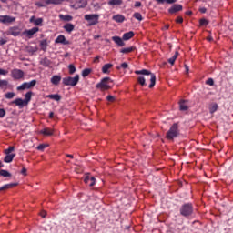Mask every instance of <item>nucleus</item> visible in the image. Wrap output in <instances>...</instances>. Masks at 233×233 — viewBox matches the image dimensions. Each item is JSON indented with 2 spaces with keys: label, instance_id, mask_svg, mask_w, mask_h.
I'll use <instances>...</instances> for the list:
<instances>
[{
  "label": "nucleus",
  "instance_id": "1",
  "mask_svg": "<svg viewBox=\"0 0 233 233\" xmlns=\"http://www.w3.org/2000/svg\"><path fill=\"white\" fill-rule=\"evenodd\" d=\"M135 74H137V76H139V75L149 76H150L149 88H154V86H156V75H154V73H152L147 69H142V70L135 71Z\"/></svg>",
  "mask_w": 233,
  "mask_h": 233
},
{
  "label": "nucleus",
  "instance_id": "2",
  "mask_svg": "<svg viewBox=\"0 0 233 233\" xmlns=\"http://www.w3.org/2000/svg\"><path fill=\"white\" fill-rule=\"evenodd\" d=\"M112 78L106 76L104 77L100 83H98L96 85V88H98L99 90L105 91V90H110V88H112Z\"/></svg>",
  "mask_w": 233,
  "mask_h": 233
},
{
  "label": "nucleus",
  "instance_id": "3",
  "mask_svg": "<svg viewBox=\"0 0 233 233\" xmlns=\"http://www.w3.org/2000/svg\"><path fill=\"white\" fill-rule=\"evenodd\" d=\"M179 136V127L177 123H175L171 126L170 129L167 132L166 137L167 139H174V137H177Z\"/></svg>",
  "mask_w": 233,
  "mask_h": 233
},
{
  "label": "nucleus",
  "instance_id": "4",
  "mask_svg": "<svg viewBox=\"0 0 233 233\" xmlns=\"http://www.w3.org/2000/svg\"><path fill=\"white\" fill-rule=\"evenodd\" d=\"M79 83V75H76L74 77L67 76L63 78V84L66 86H76Z\"/></svg>",
  "mask_w": 233,
  "mask_h": 233
},
{
  "label": "nucleus",
  "instance_id": "5",
  "mask_svg": "<svg viewBox=\"0 0 233 233\" xmlns=\"http://www.w3.org/2000/svg\"><path fill=\"white\" fill-rule=\"evenodd\" d=\"M86 21H88V26H94L99 23V15H86Z\"/></svg>",
  "mask_w": 233,
  "mask_h": 233
},
{
  "label": "nucleus",
  "instance_id": "6",
  "mask_svg": "<svg viewBox=\"0 0 233 233\" xmlns=\"http://www.w3.org/2000/svg\"><path fill=\"white\" fill-rule=\"evenodd\" d=\"M37 85L36 80H32L31 82H25L22 84L20 86L16 88V90L21 91V90H28L30 88H34Z\"/></svg>",
  "mask_w": 233,
  "mask_h": 233
},
{
  "label": "nucleus",
  "instance_id": "7",
  "mask_svg": "<svg viewBox=\"0 0 233 233\" xmlns=\"http://www.w3.org/2000/svg\"><path fill=\"white\" fill-rule=\"evenodd\" d=\"M11 77L18 81L19 79H23V77H25V72L21 69H13L11 71Z\"/></svg>",
  "mask_w": 233,
  "mask_h": 233
},
{
  "label": "nucleus",
  "instance_id": "8",
  "mask_svg": "<svg viewBox=\"0 0 233 233\" xmlns=\"http://www.w3.org/2000/svg\"><path fill=\"white\" fill-rule=\"evenodd\" d=\"M192 212H193L192 204H185L184 206H182L180 209V214L185 217L190 216Z\"/></svg>",
  "mask_w": 233,
  "mask_h": 233
},
{
  "label": "nucleus",
  "instance_id": "9",
  "mask_svg": "<svg viewBox=\"0 0 233 233\" xmlns=\"http://www.w3.org/2000/svg\"><path fill=\"white\" fill-rule=\"evenodd\" d=\"M39 32V27H33L32 29L25 30L23 32L24 35H27L29 39H32L34 34H37Z\"/></svg>",
  "mask_w": 233,
  "mask_h": 233
},
{
  "label": "nucleus",
  "instance_id": "10",
  "mask_svg": "<svg viewBox=\"0 0 233 233\" xmlns=\"http://www.w3.org/2000/svg\"><path fill=\"white\" fill-rule=\"evenodd\" d=\"M15 21V17H12L10 15H1L0 16V23L6 25V23H14Z\"/></svg>",
  "mask_w": 233,
  "mask_h": 233
},
{
  "label": "nucleus",
  "instance_id": "11",
  "mask_svg": "<svg viewBox=\"0 0 233 233\" xmlns=\"http://www.w3.org/2000/svg\"><path fill=\"white\" fill-rule=\"evenodd\" d=\"M183 10V5L179 4H175L168 9L169 14H176L177 12H181Z\"/></svg>",
  "mask_w": 233,
  "mask_h": 233
},
{
  "label": "nucleus",
  "instance_id": "12",
  "mask_svg": "<svg viewBox=\"0 0 233 233\" xmlns=\"http://www.w3.org/2000/svg\"><path fill=\"white\" fill-rule=\"evenodd\" d=\"M55 43L61 44V45H70V42L66 40L65 35H60L56 40Z\"/></svg>",
  "mask_w": 233,
  "mask_h": 233
},
{
  "label": "nucleus",
  "instance_id": "13",
  "mask_svg": "<svg viewBox=\"0 0 233 233\" xmlns=\"http://www.w3.org/2000/svg\"><path fill=\"white\" fill-rule=\"evenodd\" d=\"M72 6L73 8H76V10L79 8H85V6H86V0H80L74 4Z\"/></svg>",
  "mask_w": 233,
  "mask_h": 233
},
{
  "label": "nucleus",
  "instance_id": "14",
  "mask_svg": "<svg viewBox=\"0 0 233 233\" xmlns=\"http://www.w3.org/2000/svg\"><path fill=\"white\" fill-rule=\"evenodd\" d=\"M12 103L16 105V106H19V108L26 106V102H25V100H23L22 98H16Z\"/></svg>",
  "mask_w": 233,
  "mask_h": 233
},
{
  "label": "nucleus",
  "instance_id": "15",
  "mask_svg": "<svg viewBox=\"0 0 233 233\" xmlns=\"http://www.w3.org/2000/svg\"><path fill=\"white\" fill-rule=\"evenodd\" d=\"M10 35H14V37H17L21 34V29L19 27H11L9 29Z\"/></svg>",
  "mask_w": 233,
  "mask_h": 233
},
{
  "label": "nucleus",
  "instance_id": "16",
  "mask_svg": "<svg viewBox=\"0 0 233 233\" xmlns=\"http://www.w3.org/2000/svg\"><path fill=\"white\" fill-rule=\"evenodd\" d=\"M17 183L5 184L0 187V192H3L4 190H10V188H14V187H17Z\"/></svg>",
  "mask_w": 233,
  "mask_h": 233
},
{
  "label": "nucleus",
  "instance_id": "17",
  "mask_svg": "<svg viewBox=\"0 0 233 233\" xmlns=\"http://www.w3.org/2000/svg\"><path fill=\"white\" fill-rule=\"evenodd\" d=\"M112 41H114L117 46H125V42H123V39L119 36H113Z\"/></svg>",
  "mask_w": 233,
  "mask_h": 233
},
{
  "label": "nucleus",
  "instance_id": "18",
  "mask_svg": "<svg viewBox=\"0 0 233 233\" xmlns=\"http://www.w3.org/2000/svg\"><path fill=\"white\" fill-rule=\"evenodd\" d=\"M51 83L52 85H59L61 83V76L55 75L51 77Z\"/></svg>",
  "mask_w": 233,
  "mask_h": 233
},
{
  "label": "nucleus",
  "instance_id": "19",
  "mask_svg": "<svg viewBox=\"0 0 233 233\" xmlns=\"http://www.w3.org/2000/svg\"><path fill=\"white\" fill-rule=\"evenodd\" d=\"M112 66H114V65H112V64H105L102 66L103 74H110V68H112Z\"/></svg>",
  "mask_w": 233,
  "mask_h": 233
},
{
  "label": "nucleus",
  "instance_id": "20",
  "mask_svg": "<svg viewBox=\"0 0 233 233\" xmlns=\"http://www.w3.org/2000/svg\"><path fill=\"white\" fill-rule=\"evenodd\" d=\"M107 5L110 6H120V5H123V0H109Z\"/></svg>",
  "mask_w": 233,
  "mask_h": 233
},
{
  "label": "nucleus",
  "instance_id": "21",
  "mask_svg": "<svg viewBox=\"0 0 233 233\" xmlns=\"http://www.w3.org/2000/svg\"><path fill=\"white\" fill-rule=\"evenodd\" d=\"M46 5H63L65 0H45Z\"/></svg>",
  "mask_w": 233,
  "mask_h": 233
},
{
  "label": "nucleus",
  "instance_id": "22",
  "mask_svg": "<svg viewBox=\"0 0 233 233\" xmlns=\"http://www.w3.org/2000/svg\"><path fill=\"white\" fill-rule=\"evenodd\" d=\"M132 37H134V32L129 31L123 35L122 39H123V41H128V39H132Z\"/></svg>",
  "mask_w": 233,
  "mask_h": 233
},
{
  "label": "nucleus",
  "instance_id": "23",
  "mask_svg": "<svg viewBox=\"0 0 233 233\" xmlns=\"http://www.w3.org/2000/svg\"><path fill=\"white\" fill-rule=\"evenodd\" d=\"M113 21H116V23H123V21H125V17L123 15H113Z\"/></svg>",
  "mask_w": 233,
  "mask_h": 233
},
{
  "label": "nucleus",
  "instance_id": "24",
  "mask_svg": "<svg viewBox=\"0 0 233 233\" xmlns=\"http://www.w3.org/2000/svg\"><path fill=\"white\" fill-rule=\"evenodd\" d=\"M40 134H43L44 136H52L54 134V129L44 128L40 131Z\"/></svg>",
  "mask_w": 233,
  "mask_h": 233
},
{
  "label": "nucleus",
  "instance_id": "25",
  "mask_svg": "<svg viewBox=\"0 0 233 233\" xmlns=\"http://www.w3.org/2000/svg\"><path fill=\"white\" fill-rule=\"evenodd\" d=\"M15 157V154L6 155L4 158L5 163H12Z\"/></svg>",
  "mask_w": 233,
  "mask_h": 233
},
{
  "label": "nucleus",
  "instance_id": "26",
  "mask_svg": "<svg viewBox=\"0 0 233 233\" xmlns=\"http://www.w3.org/2000/svg\"><path fill=\"white\" fill-rule=\"evenodd\" d=\"M40 65H43V66H50V65H52V62L48 58L45 57L40 60Z\"/></svg>",
  "mask_w": 233,
  "mask_h": 233
},
{
  "label": "nucleus",
  "instance_id": "27",
  "mask_svg": "<svg viewBox=\"0 0 233 233\" xmlns=\"http://www.w3.org/2000/svg\"><path fill=\"white\" fill-rule=\"evenodd\" d=\"M219 108V106H218L217 103H213L209 106V112L210 114H214L218 109Z\"/></svg>",
  "mask_w": 233,
  "mask_h": 233
},
{
  "label": "nucleus",
  "instance_id": "28",
  "mask_svg": "<svg viewBox=\"0 0 233 233\" xmlns=\"http://www.w3.org/2000/svg\"><path fill=\"white\" fill-rule=\"evenodd\" d=\"M47 97L49 99H53L54 101H61V95L59 94L48 95Z\"/></svg>",
  "mask_w": 233,
  "mask_h": 233
},
{
  "label": "nucleus",
  "instance_id": "29",
  "mask_svg": "<svg viewBox=\"0 0 233 233\" xmlns=\"http://www.w3.org/2000/svg\"><path fill=\"white\" fill-rule=\"evenodd\" d=\"M59 19H61V21H72L73 17L70 15H59Z\"/></svg>",
  "mask_w": 233,
  "mask_h": 233
},
{
  "label": "nucleus",
  "instance_id": "30",
  "mask_svg": "<svg viewBox=\"0 0 233 233\" xmlns=\"http://www.w3.org/2000/svg\"><path fill=\"white\" fill-rule=\"evenodd\" d=\"M40 46L43 52H46V46H48V42L46 41V39H44L40 42Z\"/></svg>",
  "mask_w": 233,
  "mask_h": 233
},
{
  "label": "nucleus",
  "instance_id": "31",
  "mask_svg": "<svg viewBox=\"0 0 233 233\" xmlns=\"http://www.w3.org/2000/svg\"><path fill=\"white\" fill-rule=\"evenodd\" d=\"M0 176H2V177H12V174L5 169L0 170Z\"/></svg>",
  "mask_w": 233,
  "mask_h": 233
},
{
  "label": "nucleus",
  "instance_id": "32",
  "mask_svg": "<svg viewBox=\"0 0 233 233\" xmlns=\"http://www.w3.org/2000/svg\"><path fill=\"white\" fill-rule=\"evenodd\" d=\"M136 47H126L120 50L121 54H130V52H134Z\"/></svg>",
  "mask_w": 233,
  "mask_h": 233
},
{
  "label": "nucleus",
  "instance_id": "33",
  "mask_svg": "<svg viewBox=\"0 0 233 233\" xmlns=\"http://www.w3.org/2000/svg\"><path fill=\"white\" fill-rule=\"evenodd\" d=\"M32 92L31 91H29V92H27L26 94H25V105H28V103H30V101H31V99H32Z\"/></svg>",
  "mask_w": 233,
  "mask_h": 233
},
{
  "label": "nucleus",
  "instance_id": "34",
  "mask_svg": "<svg viewBox=\"0 0 233 233\" xmlns=\"http://www.w3.org/2000/svg\"><path fill=\"white\" fill-rule=\"evenodd\" d=\"M177 56H179V52H176L175 55L169 58L167 61L168 63H170L171 65H174L176 63V60L177 59Z\"/></svg>",
  "mask_w": 233,
  "mask_h": 233
},
{
  "label": "nucleus",
  "instance_id": "35",
  "mask_svg": "<svg viewBox=\"0 0 233 233\" xmlns=\"http://www.w3.org/2000/svg\"><path fill=\"white\" fill-rule=\"evenodd\" d=\"M64 29L66 30V32H73L74 31V25L72 24H66L64 25Z\"/></svg>",
  "mask_w": 233,
  "mask_h": 233
},
{
  "label": "nucleus",
  "instance_id": "36",
  "mask_svg": "<svg viewBox=\"0 0 233 233\" xmlns=\"http://www.w3.org/2000/svg\"><path fill=\"white\" fill-rule=\"evenodd\" d=\"M179 108L182 111H186L188 110V106L187 105H185V100H181L179 103Z\"/></svg>",
  "mask_w": 233,
  "mask_h": 233
},
{
  "label": "nucleus",
  "instance_id": "37",
  "mask_svg": "<svg viewBox=\"0 0 233 233\" xmlns=\"http://www.w3.org/2000/svg\"><path fill=\"white\" fill-rule=\"evenodd\" d=\"M37 50H39L36 46L35 47H27L26 51L28 52V54H31V56H34V54H35V52H37Z\"/></svg>",
  "mask_w": 233,
  "mask_h": 233
},
{
  "label": "nucleus",
  "instance_id": "38",
  "mask_svg": "<svg viewBox=\"0 0 233 233\" xmlns=\"http://www.w3.org/2000/svg\"><path fill=\"white\" fill-rule=\"evenodd\" d=\"M5 99H14L15 97V93L8 92L5 95Z\"/></svg>",
  "mask_w": 233,
  "mask_h": 233
},
{
  "label": "nucleus",
  "instance_id": "39",
  "mask_svg": "<svg viewBox=\"0 0 233 233\" xmlns=\"http://www.w3.org/2000/svg\"><path fill=\"white\" fill-rule=\"evenodd\" d=\"M137 81L141 86H145V85H147L145 76H138Z\"/></svg>",
  "mask_w": 233,
  "mask_h": 233
},
{
  "label": "nucleus",
  "instance_id": "40",
  "mask_svg": "<svg viewBox=\"0 0 233 233\" xmlns=\"http://www.w3.org/2000/svg\"><path fill=\"white\" fill-rule=\"evenodd\" d=\"M90 72H92V69L86 68L82 71V76L84 77H87V76H90Z\"/></svg>",
  "mask_w": 233,
  "mask_h": 233
},
{
  "label": "nucleus",
  "instance_id": "41",
  "mask_svg": "<svg viewBox=\"0 0 233 233\" xmlns=\"http://www.w3.org/2000/svg\"><path fill=\"white\" fill-rule=\"evenodd\" d=\"M68 68H69V74H76V66H74L73 64H70L68 66Z\"/></svg>",
  "mask_w": 233,
  "mask_h": 233
},
{
  "label": "nucleus",
  "instance_id": "42",
  "mask_svg": "<svg viewBox=\"0 0 233 233\" xmlns=\"http://www.w3.org/2000/svg\"><path fill=\"white\" fill-rule=\"evenodd\" d=\"M5 86H8V80L0 79V88H5Z\"/></svg>",
  "mask_w": 233,
  "mask_h": 233
},
{
  "label": "nucleus",
  "instance_id": "43",
  "mask_svg": "<svg viewBox=\"0 0 233 233\" xmlns=\"http://www.w3.org/2000/svg\"><path fill=\"white\" fill-rule=\"evenodd\" d=\"M133 17H135V19H137V21H143V15H141L140 13H135L133 15Z\"/></svg>",
  "mask_w": 233,
  "mask_h": 233
},
{
  "label": "nucleus",
  "instance_id": "44",
  "mask_svg": "<svg viewBox=\"0 0 233 233\" xmlns=\"http://www.w3.org/2000/svg\"><path fill=\"white\" fill-rule=\"evenodd\" d=\"M90 179H92V177H90V173H86V177H85L84 181L86 185H88V183H90Z\"/></svg>",
  "mask_w": 233,
  "mask_h": 233
},
{
  "label": "nucleus",
  "instance_id": "45",
  "mask_svg": "<svg viewBox=\"0 0 233 233\" xmlns=\"http://www.w3.org/2000/svg\"><path fill=\"white\" fill-rule=\"evenodd\" d=\"M34 23L35 26H39L40 25H43V18H37Z\"/></svg>",
  "mask_w": 233,
  "mask_h": 233
},
{
  "label": "nucleus",
  "instance_id": "46",
  "mask_svg": "<svg viewBox=\"0 0 233 233\" xmlns=\"http://www.w3.org/2000/svg\"><path fill=\"white\" fill-rule=\"evenodd\" d=\"M208 25V20L202 18L200 19V26H207Z\"/></svg>",
  "mask_w": 233,
  "mask_h": 233
},
{
  "label": "nucleus",
  "instance_id": "47",
  "mask_svg": "<svg viewBox=\"0 0 233 233\" xmlns=\"http://www.w3.org/2000/svg\"><path fill=\"white\" fill-rule=\"evenodd\" d=\"M48 147V144H40L36 148L37 150H45Z\"/></svg>",
  "mask_w": 233,
  "mask_h": 233
},
{
  "label": "nucleus",
  "instance_id": "48",
  "mask_svg": "<svg viewBox=\"0 0 233 233\" xmlns=\"http://www.w3.org/2000/svg\"><path fill=\"white\" fill-rule=\"evenodd\" d=\"M88 185H89V187H94V185H96V177H91Z\"/></svg>",
  "mask_w": 233,
  "mask_h": 233
},
{
  "label": "nucleus",
  "instance_id": "49",
  "mask_svg": "<svg viewBox=\"0 0 233 233\" xmlns=\"http://www.w3.org/2000/svg\"><path fill=\"white\" fill-rule=\"evenodd\" d=\"M14 150H15V147H10L9 148L5 150V154L11 155L10 153L14 152Z\"/></svg>",
  "mask_w": 233,
  "mask_h": 233
},
{
  "label": "nucleus",
  "instance_id": "50",
  "mask_svg": "<svg viewBox=\"0 0 233 233\" xmlns=\"http://www.w3.org/2000/svg\"><path fill=\"white\" fill-rule=\"evenodd\" d=\"M106 100L110 103H114V101H116V96L109 95L107 96Z\"/></svg>",
  "mask_w": 233,
  "mask_h": 233
},
{
  "label": "nucleus",
  "instance_id": "51",
  "mask_svg": "<svg viewBox=\"0 0 233 233\" xmlns=\"http://www.w3.org/2000/svg\"><path fill=\"white\" fill-rule=\"evenodd\" d=\"M6 116V111L4 108H0V117L3 118Z\"/></svg>",
  "mask_w": 233,
  "mask_h": 233
},
{
  "label": "nucleus",
  "instance_id": "52",
  "mask_svg": "<svg viewBox=\"0 0 233 233\" xmlns=\"http://www.w3.org/2000/svg\"><path fill=\"white\" fill-rule=\"evenodd\" d=\"M206 84H207V85H209L210 86H213V85H214V79L208 78V79L206 81Z\"/></svg>",
  "mask_w": 233,
  "mask_h": 233
},
{
  "label": "nucleus",
  "instance_id": "53",
  "mask_svg": "<svg viewBox=\"0 0 233 233\" xmlns=\"http://www.w3.org/2000/svg\"><path fill=\"white\" fill-rule=\"evenodd\" d=\"M128 66V64L127 62H124L121 64L120 66H117V70H119L120 68H127Z\"/></svg>",
  "mask_w": 233,
  "mask_h": 233
},
{
  "label": "nucleus",
  "instance_id": "54",
  "mask_svg": "<svg viewBox=\"0 0 233 233\" xmlns=\"http://www.w3.org/2000/svg\"><path fill=\"white\" fill-rule=\"evenodd\" d=\"M8 70L0 68V76H7Z\"/></svg>",
  "mask_w": 233,
  "mask_h": 233
},
{
  "label": "nucleus",
  "instance_id": "55",
  "mask_svg": "<svg viewBox=\"0 0 233 233\" xmlns=\"http://www.w3.org/2000/svg\"><path fill=\"white\" fill-rule=\"evenodd\" d=\"M35 5L38 6V8H45V4H43L41 2H36Z\"/></svg>",
  "mask_w": 233,
  "mask_h": 233
},
{
  "label": "nucleus",
  "instance_id": "56",
  "mask_svg": "<svg viewBox=\"0 0 233 233\" xmlns=\"http://www.w3.org/2000/svg\"><path fill=\"white\" fill-rule=\"evenodd\" d=\"M177 0H166V3H167V5H174V3H177Z\"/></svg>",
  "mask_w": 233,
  "mask_h": 233
},
{
  "label": "nucleus",
  "instance_id": "57",
  "mask_svg": "<svg viewBox=\"0 0 233 233\" xmlns=\"http://www.w3.org/2000/svg\"><path fill=\"white\" fill-rule=\"evenodd\" d=\"M176 23H179V24L183 23V17L177 16Z\"/></svg>",
  "mask_w": 233,
  "mask_h": 233
},
{
  "label": "nucleus",
  "instance_id": "58",
  "mask_svg": "<svg viewBox=\"0 0 233 233\" xmlns=\"http://www.w3.org/2000/svg\"><path fill=\"white\" fill-rule=\"evenodd\" d=\"M199 12H200L201 14H206V13H207V8L202 7V8L199 9Z\"/></svg>",
  "mask_w": 233,
  "mask_h": 233
},
{
  "label": "nucleus",
  "instance_id": "59",
  "mask_svg": "<svg viewBox=\"0 0 233 233\" xmlns=\"http://www.w3.org/2000/svg\"><path fill=\"white\" fill-rule=\"evenodd\" d=\"M21 174H23V176H26V168L24 167L22 170H21Z\"/></svg>",
  "mask_w": 233,
  "mask_h": 233
},
{
  "label": "nucleus",
  "instance_id": "60",
  "mask_svg": "<svg viewBox=\"0 0 233 233\" xmlns=\"http://www.w3.org/2000/svg\"><path fill=\"white\" fill-rule=\"evenodd\" d=\"M139 6H141V2H136L135 3V7L139 8Z\"/></svg>",
  "mask_w": 233,
  "mask_h": 233
},
{
  "label": "nucleus",
  "instance_id": "61",
  "mask_svg": "<svg viewBox=\"0 0 233 233\" xmlns=\"http://www.w3.org/2000/svg\"><path fill=\"white\" fill-rule=\"evenodd\" d=\"M40 216H41L42 218H46V211H42V212L40 213Z\"/></svg>",
  "mask_w": 233,
  "mask_h": 233
},
{
  "label": "nucleus",
  "instance_id": "62",
  "mask_svg": "<svg viewBox=\"0 0 233 233\" xmlns=\"http://www.w3.org/2000/svg\"><path fill=\"white\" fill-rule=\"evenodd\" d=\"M0 45H6V40L1 38L0 39Z\"/></svg>",
  "mask_w": 233,
  "mask_h": 233
},
{
  "label": "nucleus",
  "instance_id": "63",
  "mask_svg": "<svg viewBox=\"0 0 233 233\" xmlns=\"http://www.w3.org/2000/svg\"><path fill=\"white\" fill-rule=\"evenodd\" d=\"M184 66L186 68V74H188V72H190L188 66H187V64H186Z\"/></svg>",
  "mask_w": 233,
  "mask_h": 233
},
{
  "label": "nucleus",
  "instance_id": "64",
  "mask_svg": "<svg viewBox=\"0 0 233 233\" xmlns=\"http://www.w3.org/2000/svg\"><path fill=\"white\" fill-rule=\"evenodd\" d=\"M94 63H99V56L95 57Z\"/></svg>",
  "mask_w": 233,
  "mask_h": 233
}]
</instances>
